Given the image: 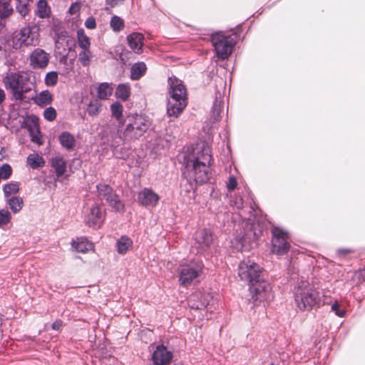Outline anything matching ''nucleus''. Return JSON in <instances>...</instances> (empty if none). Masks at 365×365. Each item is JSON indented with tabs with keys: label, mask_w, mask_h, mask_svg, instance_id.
Wrapping results in <instances>:
<instances>
[{
	"label": "nucleus",
	"mask_w": 365,
	"mask_h": 365,
	"mask_svg": "<svg viewBox=\"0 0 365 365\" xmlns=\"http://www.w3.org/2000/svg\"><path fill=\"white\" fill-rule=\"evenodd\" d=\"M151 126V122L148 116L138 113L127 115L123 122H120L116 133H113L111 139L108 140V144L117 154L118 148L123 143H128L142 137Z\"/></svg>",
	"instance_id": "1"
},
{
	"label": "nucleus",
	"mask_w": 365,
	"mask_h": 365,
	"mask_svg": "<svg viewBox=\"0 0 365 365\" xmlns=\"http://www.w3.org/2000/svg\"><path fill=\"white\" fill-rule=\"evenodd\" d=\"M211 160V150L207 145H203L200 150L187 160L182 176L190 188L192 187V182L203 184L209 180Z\"/></svg>",
	"instance_id": "2"
},
{
	"label": "nucleus",
	"mask_w": 365,
	"mask_h": 365,
	"mask_svg": "<svg viewBox=\"0 0 365 365\" xmlns=\"http://www.w3.org/2000/svg\"><path fill=\"white\" fill-rule=\"evenodd\" d=\"M170 98L167 104V114L173 119L178 118L187 104V90L182 81L172 76L168 78Z\"/></svg>",
	"instance_id": "3"
},
{
	"label": "nucleus",
	"mask_w": 365,
	"mask_h": 365,
	"mask_svg": "<svg viewBox=\"0 0 365 365\" xmlns=\"http://www.w3.org/2000/svg\"><path fill=\"white\" fill-rule=\"evenodd\" d=\"M294 302L301 311H309L320 302L319 292L307 281H301L294 290Z\"/></svg>",
	"instance_id": "4"
},
{
	"label": "nucleus",
	"mask_w": 365,
	"mask_h": 365,
	"mask_svg": "<svg viewBox=\"0 0 365 365\" xmlns=\"http://www.w3.org/2000/svg\"><path fill=\"white\" fill-rule=\"evenodd\" d=\"M29 77L19 72H12L3 78L6 90L10 91L12 98L16 101H22L24 94L31 91V85L29 83Z\"/></svg>",
	"instance_id": "5"
},
{
	"label": "nucleus",
	"mask_w": 365,
	"mask_h": 365,
	"mask_svg": "<svg viewBox=\"0 0 365 365\" xmlns=\"http://www.w3.org/2000/svg\"><path fill=\"white\" fill-rule=\"evenodd\" d=\"M39 29L36 26H26L14 34L11 38L12 48L16 51H24L26 48L36 46L39 43Z\"/></svg>",
	"instance_id": "6"
},
{
	"label": "nucleus",
	"mask_w": 365,
	"mask_h": 365,
	"mask_svg": "<svg viewBox=\"0 0 365 365\" xmlns=\"http://www.w3.org/2000/svg\"><path fill=\"white\" fill-rule=\"evenodd\" d=\"M202 261L197 259L180 264L178 268L180 284L183 287L190 285L202 273Z\"/></svg>",
	"instance_id": "7"
},
{
	"label": "nucleus",
	"mask_w": 365,
	"mask_h": 365,
	"mask_svg": "<svg viewBox=\"0 0 365 365\" xmlns=\"http://www.w3.org/2000/svg\"><path fill=\"white\" fill-rule=\"evenodd\" d=\"M211 42L214 51L219 59H227L231 54L235 45V41L231 36H226L222 32H217L211 36Z\"/></svg>",
	"instance_id": "8"
},
{
	"label": "nucleus",
	"mask_w": 365,
	"mask_h": 365,
	"mask_svg": "<svg viewBox=\"0 0 365 365\" xmlns=\"http://www.w3.org/2000/svg\"><path fill=\"white\" fill-rule=\"evenodd\" d=\"M271 233L272 252L278 256L286 255L291 247L289 242V233L286 230L275 226L271 228Z\"/></svg>",
	"instance_id": "9"
},
{
	"label": "nucleus",
	"mask_w": 365,
	"mask_h": 365,
	"mask_svg": "<svg viewBox=\"0 0 365 365\" xmlns=\"http://www.w3.org/2000/svg\"><path fill=\"white\" fill-rule=\"evenodd\" d=\"M238 275L243 281L250 284L259 282L262 274V269L255 262L247 259L242 261L238 266Z\"/></svg>",
	"instance_id": "10"
},
{
	"label": "nucleus",
	"mask_w": 365,
	"mask_h": 365,
	"mask_svg": "<svg viewBox=\"0 0 365 365\" xmlns=\"http://www.w3.org/2000/svg\"><path fill=\"white\" fill-rule=\"evenodd\" d=\"M96 189L99 200L101 201L105 200L115 212L124 210V204L114 192L113 187L108 185L101 183L96 185Z\"/></svg>",
	"instance_id": "11"
},
{
	"label": "nucleus",
	"mask_w": 365,
	"mask_h": 365,
	"mask_svg": "<svg viewBox=\"0 0 365 365\" xmlns=\"http://www.w3.org/2000/svg\"><path fill=\"white\" fill-rule=\"evenodd\" d=\"M250 291L252 294L250 300H252L255 305H257L258 302L267 301L272 297V287L269 282L264 279L263 275L259 279V282L250 284Z\"/></svg>",
	"instance_id": "12"
},
{
	"label": "nucleus",
	"mask_w": 365,
	"mask_h": 365,
	"mask_svg": "<svg viewBox=\"0 0 365 365\" xmlns=\"http://www.w3.org/2000/svg\"><path fill=\"white\" fill-rule=\"evenodd\" d=\"M50 59V53L40 48H34L28 56L29 66L33 69H45Z\"/></svg>",
	"instance_id": "13"
},
{
	"label": "nucleus",
	"mask_w": 365,
	"mask_h": 365,
	"mask_svg": "<svg viewBox=\"0 0 365 365\" xmlns=\"http://www.w3.org/2000/svg\"><path fill=\"white\" fill-rule=\"evenodd\" d=\"M257 239V233L254 230V225L247 222L244 227V233L238 234L234 238L237 250L246 249Z\"/></svg>",
	"instance_id": "14"
},
{
	"label": "nucleus",
	"mask_w": 365,
	"mask_h": 365,
	"mask_svg": "<svg viewBox=\"0 0 365 365\" xmlns=\"http://www.w3.org/2000/svg\"><path fill=\"white\" fill-rule=\"evenodd\" d=\"M106 218V212L103 211L101 207L95 204L88 214L86 221L91 227H101Z\"/></svg>",
	"instance_id": "15"
},
{
	"label": "nucleus",
	"mask_w": 365,
	"mask_h": 365,
	"mask_svg": "<svg viewBox=\"0 0 365 365\" xmlns=\"http://www.w3.org/2000/svg\"><path fill=\"white\" fill-rule=\"evenodd\" d=\"M160 200V196L151 188L145 187L138 193V202L143 207H155Z\"/></svg>",
	"instance_id": "16"
},
{
	"label": "nucleus",
	"mask_w": 365,
	"mask_h": 365,
	"mask_svg": "<svg viewBox=\"0 0 365 365\" xmlns=\"http://www.w3.org/2000/svg\"><path fill=\"white\" fill-rule=\"evenodd\" d=\"M173 353L163 345H158L152 354L154 365H170Z\"/></svg>",
	"instance_id": "17"
},
{
	"label": "nucleus",
	"mask_w": 365,
	"mask_h": 365,
	"mask_svg": "<svg viewBox=\"0 0 365 365\" xmlns=\"http://www.w3.org/2000/svg\"><path fill=\"white\" fill-rule=\"evenodd\" d=\"M212 242L213 237L210 230L202 229L196 232L195 243L198 245L199 252L205 251L210 247Z\"/></svg>",
	"instance_id": "18"
},
{
	"label": "nucleus",
	"mask_w": 365,
	"mask_h": 365,
	"mask_svg": "<svg viewBox=\"0 0 365 365\" xmlns=\"http://www.w3.org/2000/svg\"><path fill=\"white\" fill-rule=\"evenodd\" d=\"M144 39V35L139 32H133L126 37L130 48L137 54H140L143 52Z\"/></svg>",
	"instance_id": "19"
},
{
	"label": "nucleus",
	"mask_w": 365,
	"mask_h": 365,
	"mask_svg": "<svg viewBox=\"0 0 365 365\" xmlns=\"http://www.w3.org/2000/svg\"><path fill=\"white\" fill-rule=\"evenodd\" d=\"M208 294L196 293L190 297L189 299V304L192 309H202L208 305Z\"/></svg>",
	"instance_id": "20"
},
{
	"label": "nucleus",
	"mask_w": 365,
	"mask_h": 365,
	"mask_svg": "<svg viewBox=\"0 0 365 365\" xmlns=\"http://www.w3.org/2000/svg\"><path fill=\"white\" fill-rule=\"evenodd\" d=\"M50 164L55 170L56 178L54 180L56 181L66 171V162L63 158L56 156L50 160Z\"/></svg>",
	"instance_id": "21"
},
{
	"label": "nucleus",
	"mask_w": 365,
	"mask_h": 365,
	"mask_svg": "<svg viewBox=\"0 0 365 365\" xmlns=\"http://www.w3.org/2000/svg\"><path fill=\"white\" fill-rule=\"evenodd\" d=\"M223 111V102L221 100V93H216L215 100L213 103L212 110V118L213 121H218L221 119V113Z\"/></svg>",
	"instance_id": "22"
},
{
	"label": "nucleus",
	"mask_w": 365,
	"mask_h": 365,
	"mask_svg": "<svg viewBox=\"0 0 365 365\" xmlns=\"http://www.w3.org/2000/svg\"><path fill=\"white\" fill-rule=\"evenodd\" d=\"M59 142L62 147L68 150H73L76 145V140L73 135L69 132L64 131L58 137Z\"/></svg>",
	"instance_id": "23"
},
{
	"label": "nucleus",
	"mask_w": 365,
	"mask_h": 365,
	"mask_svg": "<svg viewBox=\"0 0 365 365\" xmlns=\"http://www.w3.org/2000/svg\"><path fill=\"white\" fill-rule=\"evenodd\" d=\"M117 252L120 255H125L133 247V241L125 235L121 236L116 242Z\"/></svg>",
	"instance_id": "24"
},
{
	"label": "nucleus",
	"mask_w": 365,
	"mask_h": 365,
	"mask_svg": "<svg viewBox=\"0 0 365 365\" xmlns=\"http://www.w3.org/2000/svg\"><path fill=\"white\" fill-rule=\"evenodd\" d=\"M147 66L144 62L134 63L130 68V78L138 80L143 76L146 72Z\"/></svg>",
	"instance_id": "25"
},
{
	"label": "nucleus",
	"mask_w": 365,
	"mask_h": 365,
	"mask_svg": "<svg viewBox=\"0 0 365 365\" xmlns=\"http://www.w3.org/2000/svg\"><path fill=\"white\" fill-rule=\"evenodd\" d=\"M26 163L33 169L42 168L45 165L46 161L43 158L37 153H33L28 155Z\"/></svg>",
	"instance_id": "26"
},
{
	"label": "nucleus",
	"mask_w": 365,
	"mask_h": 365,
	"mask_svg": "<svg viewBox=\"0 0 365 365\" xmlns=\"http://www.w3.org/2000/svg\"><path fill=\"white\" fill-rule=\"evenodd\" d=\"M52 101L53 96L48 90L40 92L36 98H34L35 103L41 107L51 104Z\"/></svg>",
	"instance_id": "27"
},
{
	"label": "nucleus",
	"mask_w": 365,
	"mask_h": 365,
	"mask_svg": "<svg viewBox=\"0 0 365 365\" xmlns=\"http://www.w3.org/2000/svg\"><path fill=\"white\" fill-rule=\"evenodd\" d=\"M130 95V87L128 83L119 84L115 90V96L117 98L125 101Z\"/></svg>",
	"instance_id": "28"
},
{
	"label": "nucleus",
	"mask_w": 365,
	"mask_h": 365,
	"mask_svg": "<svg viewBox=\"0 0 365 365\" xmlns=\"http://www.w3.org/2000/svg\"><path fill=\"white\" fill-rule=\"evenodd\" d=\"M97 93L98 98L101 100L108 99L112 95L113 87L108 83H101L98 87Z\"/></svg>",
	"instance_id": "29"
},
{
	"label": "nucleus",
	"mask_w": 365,
	"mask_h": 365,
	"mask_svg": "<svg viewBox=\"0 0 365 365\" xmlns=\"http://www.w3.org/2000/svg\"><path fill=\"white\" fill-rule=\"evenodd\" d=\"M28 130L31 137V140L33 143L38 145H41L43 143L42 135L41 134L38 125L34 123L33 125H30L28 128Z\"/></svg>",
	"instance_id": "30"
},
{
	"label": "nucleus",
	"mask_w": 365,
	"mask_h": 365,
	"mask_svg": "<svg viewBox=\"0 0 365 365\" xmlns=\"http://www.w3.org/2000/svg\"><path fill=\"white\" fill-rule=\"evenodd\" d=\"M51 9L46 0H39L37 3L36 14L41 19L47 18L50 16Z\"/></svg>",
	"instance_id": "31"
},
{
	"label": "nucleus",
	"mask_w": 365,
	"mask_h": 365,
	"mask_svg": "<svg viewBox=\"0 0 365 365\" xmlns=\"http://www.w3.org/2000/svg\"><path fill=\"white\" fill-rule=\"evenodd\" d=\"M14 12L11 6V0H0V19H4L9 17Z\"/></svg>",
	"instance_id": "32"
},
{
	"label": "nucleus",
	"mask_w": 365,
	"mask_h": 365,
	"mask_svg": "<svg viewBox=\"0 0 365 365\" xmlns=\"http://www.w3.org/2000/svg\"><path fill=\"white\" fill-rule=\"evenodd\" d=\"M78 252L85 253L93 248V244L85 238L78 239L77 242L72 244Z\"/></svg>",
	"instance_id": "33"
},
{
	"label": "nucleus",
	"mask_w": 365,
	"mask_h": 365,
	"mask_svg": "<svg viewBox=\"0 0 365 365\" xmlns=\"http://www.w3.org/2000/svg\"><path fill=\"white\" fill-rule=\"evenodd\" d=\"M32 1H21L16 0V10L21 15V17L24 18L30 12V4Z\"/></svg>",
	"instance_id": "34"
},
{
	"label": "nucleus",
	"mask_w": 365,
	"mask_h": 365,
	"mask_svg": "<svg viewBox=\"0 0 365 365\" xmlns=\"http://www.w3.org/2000/svg\"><path fill=\"white\" fill-rule=\"evenodd\" d=\"M7 203L14 213L19 212L23 207V200L18 196H13L7 200Z\"/></svg>",
	"instance_id": "35"
},
{
	"label": "nucleus",
	"mask_w": 365,
	"mask_h": 365,
	"mask_svg": "<svg viewBox=\"0 0 365 365\" xmlns=\"http://www.w3.org/2000/svg\"><path fill=\"white\" fill-rule=\"evenodd\" d=\"M111 114L113 118L118 121V126H120V122H123V107L119 102H115L110 106Z\"/></svg>",
	"instance_id": "36"
},
{
	"label": "nucleus",
	"mask_w": 365,
	"mask_h": 365,
	"mask_svg": "<svg viewBox=\"0 0 365 365\" xmlns=\"http://www.w3.org/2000/svg\"><path fill=\"white\" fill-rule=\"evenodd\" d=\"M78 43L82 49H88L90 48L91 42L89 38L85 34L83 29L77 31Z\"/></svg>",
	"instance_id": "37"
},
{
	"label": "nucleus",
	"mask_w": 365,
	"mask_h": 365,
	"mask_svg": "<svg viewBox=\"0 0 365 365\" xmlns=\"http://www.w3.org/2000/svg\"><path fill=\"white\" fill-rule=\"evenodd\" d=\"M93 57L92 53L89 48L82 49L78 54V61L83 66H88L90 65L91 58Z\"/></svg>",
	"instance_id": "38"
},
{
	"label": "nucleus",
	"mask_w": 365,
	"mask_h": 365,
	"mask_svg": "<svg viewBox=\"0 0 365 365\" xmlns=\"http://www.w3.org/2000/svg\"><path fill=\"white\" fill-rule=\"evenodd\" d=\"M110 26L115 32H120L125 27L124 21L118 16H113L110 21Z\"/></svg>",
	"instance_id": "39"
},
{
	"label": "nucleus",
	"mask_w": 365,
	"mask_h": 365,
	"mask_svg": "<svg viewBox=\"0 0 365 365\" xmlns=\"http://www.w3.org/2000/svg\"><path fill=\"white\" fill-rule=\"evenodd\" d=\"M101 104L97 100L91 101L87 107V113L91 116H95L99 114L101 110Z\"/></svg>",
	"instance_id": "40"
},
{
	"label": "nucleus",
	"mask_w": 365,
	"mask_h": 365,
	"mask_svg": "<svg viewBox=\"0 0 365 365\" xmlns=\"http://www.w3.org/2000/svg\"><path fill=\"white\" fill-rule=\"evenodd\" d=\"M3 190L5 196L9 197L11 194H15L18 192L19 190V183L16 182H11L7 183L4 186Z\"/></svg>",
	"instance_id": "41"
},
{
	"label": "nucleus",
	"mask_w": 365,
	"mask_h": 365,
	"mask_svg": "<svg viewBox=\"0 0 365 365\" xmlns=\"http://www.w3.org/2000/svg\"><path fill=\"white\" fill-rule=\"evenodd\" d=\"M58 76L56 71H50L45 76V84L48 86H54L58 83Z\"/></svg>",
	"instance_id": "42"
},
{
	"label": "nucleus",
	"mask_w": 365,
	"mask_h": 365,
	"mask_svg": "<svg viewBox=\"0 0 365 365\" xmlns=\"http://www.w3.org/2000/svg\"><path fill=\"white\" fill-rule=\"evenodd\" d=\"M12 173L11 167L5 163L0 167V178L1 179L6 180L10 178Z\"/></svg>",
	"instance_id": "43"
},
{
	"label": "nucleus",
	"mask_w": 365,
	"mask_h": 365,
	"mask_svg": "<svg viewBox=\"0 0 365 365\" xmlns=\"http://www.w3.org/2000/svg\"><path fill=\"white\" fill-rule=\"evenodd\" d=\"M11 214L10 212L5 209H2L0 210V227L4 226L8 224L11 220Z\"/></svg>",
	"instance_id": "44"
},
{
	"label": "nucleus",
	"mask_w": 365,
	"mask_h": 365,
	"mask_svg": "<svg viewBox=\"0 0 365 365\" xmlns=\"http://www.w3.org/2000/svg\"><path fill=\"white\" fill-rule=\"evenodd\" d=\"M44 118L48 121H53L56 118V111L55 108L52 107H48L45 109L43 112Z\"/></svg>",
	"instance_id": "45"
},
{
	"label": "nucleus",
	"mask_w": 365,
	"mask_h": 365,
	"mask_svg": "<svg viewBox=\"0 0 365 365\" xmlns=\"http://www.w3.org/2000/svg\"><path fill=\"white\" fill-rule=\"evenodd\" d=\"M125 0H106L105 10L108 11L110 8H113L118 4H121Z\"/></svg>",
	"instance_id": "46"
},
{
	"label": "nucleus",
	"mask_w": 365,
	"mask_h": 365,
	"mask_svg": "<svg viewBox=\"0 0 365 365\" xmlns=\"http://www.w3.org/2000/svg\"><path fill=\"white\" fill-rule=\"evenodd\" d=\"M331 310L335 312L336 315L340 317L345 315V311L339 309V304L337 302L331 305Z\"/></svg>",
	"instance_id": "47"
},
{
	"label": "nucleus",
	"mask_w": 365,
	"mask_h": 365,
	"mask_svg": "<svg viewBox=\"0 0 365 365\" xmlns=\"http://www.w3.org/2000/svg\"><path fill=\"white\" fill-rule=\"evenodd\" d=\"M85 26L88 29H93L96 27V19L93 17L88 18L85 21Z\"/></svg>",
	"instance_id": "48"
},
{
	"label": "nucleus",
	"mask_w": 365,
	"mask_h": 365,
	"mask_svg": "<svg viewBox=\"0 0 365 365\" xmlns=\"http://www.w3.org/2000/svg\"><path fill=\"white\" fill-rule=\"evenodd\" d=\"M237 185V180L234 176H230L229 178L228 182L227 184V187L228 190H233L236 188Z\"/></svg>",
	"instance_id": "49"
},
{
	"label": "nucleus",
	"mask_w": 365,
	"mask_h": 365,
	"mask_svg": "<svg viewBox=\"0 0 365 365\" xmlns=\"http://www.w3.org/2000/svg\"><path fill=\"white\" fill-rule=\"evenodd\" d=\"M63 326V322L61 319H56L51 325V328L53 330H59Z\"/></svg>",
	"instance_id": "50"
},
{
	"label": "nucleus",
	"mask_w": 365,
	"mask_h": 365,
	"mask_svg": "<svg viewBox=\"0 0 365 365\" xmlns=\"http://www.w3.org/2000/svg\"><path fill=\"white\" fill-rule=\"evenodd\" d=\"M6 95L3 89L0 88V105L5 101Z\"/></svg>",
	"instance_id": "51"
},
{
	"label": "nucleus",
	"mask_w": 365,
	"mask_h": 365,
	"mask_svg": "<svg viewBox=\"0 0 365 365\" xmlns=\"http://www.w3.org/2000/svg\"><path fill=\"white\" fill-rule=\"evenodd\" d=\"M351 252V250L349 249H339L338 250V253L341 255H346V254H349Z\"/></svg>",
	"instance_id": "52"
},
{
	"label": "nucleus",
	"mask_w": 365,
	"mask_h": 365,
	"mask_svg": "<svg viewBox=\"0 0 365 365\" xmlns=\"http://www.w3.org/2000/svg\"><path fill=\"white\" fill-rule=\"evenodd\" d=\"M1 150H2V148L0 149V160H2V158H4V155L1 153Z\"/></svg>",
	"instance_id": "53"
},
{
	"label": "nucleus",
	"mask_w": 365,
	"mask_h": 365,
	"mask_svg": "<svg viewBox=\"0 0 365 365\" xmlns=\"http://www.w3.org/2000/svg\"><path fill=\"white\" fill-rule=\"evenodd\" d=\"M66 60L67 59V56L66 55H64L62 58V59L61 60V61H62V60Z\"/></svg>",
	"instance_id": "54"
},
{
	"label": "nucleus",
	"mask_w": 365,
	"mask_h": 365,
	"mask_svg": "<svg viewBox=\"0 0 365 365\" xmlns=\"http://www.w3.org/2000/svg\"><path fill=\"white\" fill-rule=\"evenodd\" d=\"M175 365H183V364H175Z\"/></svg>",
	"instance_id": "55"
},
{
	"label": "nucleus",
	"mask_w": 365,
	"mask_h": 365,
	"mask_svg": "<svg viewBox=\"0 0 365 365\" xmlns=\"http://www.w3.org/2000/svg\"><path fill=\"white\" fill-rule=\"evenodd\" d=\"M269 365H274V364H273V363H271Z\"/></svg>",
	"instance_id": "56"
}]
</instances>
